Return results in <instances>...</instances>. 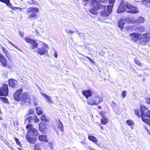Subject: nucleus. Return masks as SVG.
I'll list each match as a JSON object with an SVG mask.
<instances>
[{
    "instance_id": "1",
    "label": "nucleus",
    "mask_w": 150,
    "mask_h": 150,
    "mask_svg": "<svg viewBox=\"0 0 150 150\" xmlns=\"http://www.w3.org/2000/svg\"><path fill=\"white\" fill-rule=\"evenodd\" d=\"M26 128L28 131L26 138L28 142L32 144H34L36 141V136L38 134V131L34 129L32 125L29 124L27 125Z\"/></svg>"
},
{
    "instance_id": "49",
    "label": "nucleus",
    "mask_w": 150,
    "mask_h": 150,
    "mask_svg": "<svg viewBox=\"0 0 150 150\" xmlns=\"http://www.w3.org/2000/svg\"><path fill=\"white\" fill-rule=\"evenodd\" d=\"M108 0H101V1L103 4H105L107 2Z\"/></svg>"
},
{
    "instance_id": "9",
    "label": "nucleus",
    "mask_w": 150,
    "mask_h": 150,
    "mask_svg": "<svg viewBox=\"0 0 150 150\" xmlns=\"http://www.w3.org/2000/svg\"><path fill=\"white\" fill-rule=\"evenodd\" d=\"M8 88L7 85L6 84H3V86L0 88V96H6L8 94Z\"/></svg>"
},
{
    "instance_id": "57",
    "label": "nucleus",
    "mask_w": 150,
    "mask_h": 150,
    "mask_svg": "<svg viewBox=\"0 0 150 150\" xmlns=\"http://www.w3.org/2000/svg\"><path fill=\"white\" fill-rule=\"evenodd\" d=\"M33 111L32 110H30L29 111V113L30 114H33Z\"/></svg>"
},
{
    "instance_id": "16",
    "label": "nucleus",
    "mask_w": 150,
    "mask_h": 150,
    "mask_svg": "<svg viewBox=\"0 0 150 150\" xmlns=\"http://www.w3.org/2000/svg\"><path fill=\"white\" fill-rule=\"evenodd\" d=\"M30 97L28 95V93H24L22 95V101L24 102H29L30 99Z\"/></svg>"
},
{
    "instance_id": "52",
    "label": "nucleus",
    "mask_w": 150,
    "mask_h": 150,
    "mask_svg": "<svg viewBox=\"0 0 150 150\" xmlns=\"http://www.w3.org/2000/svg\"><path fill=\"white\" fill-rule=\"evenodd\" d=\"M96 144L97 145V146H98L100 147V143H98V142H97V143Z\"/></svg>"
},
{
    "instance_id": "22",
    "label": "nucleus",
    "mask_w": 150,
    "mask_h": 150,
    "mask_svg": "<svg viewBox=\"0 0 150 150\" xmlns=\"http://www.w3.org/2000/svg\"><path fill=\"white\" fill-rule=\"evenodd\" d=\"M88 138L90 140L95 143H97V142H98L97 138L93 136L88 135Z\"/></svg>"
},
{
    "instance_id": "43",
    "label": "nucleus",
    "mask_w": 150,
    "mask_h": 150,
    "mask_svg": "<svg viewBox=\"0 0 150 150\" xmlns=\"http://www.w3.org/2000/svg\"><path fill=\"white\" fill-rule=\"evenodd\" d=\"M66 31L68 33H72L74 32V31H73L71 30L67 29L66 30Z\"/></svg>"
},
{
    "instance_id": "39",
    "label": "nucleus",
    "mask_w": 150,
    "mask_h": 150,
    "mask_svg": "<svg viewBox=\"0 0 150 150\" xmlns=\"http://www.w3.org/2000/svg\"><path fill=\"white\" fill-rule=\"evenodd\" d=\"M99 114L102 117H105V112L103 111H100L99 112Z\"/></svg>"
},
{
    "instance_id": "29",
    "label": "nucleus",
    "mask_w": 150,
    "mask_h": 150,
    "mask_svg": "<svg viewBox=\"0 0 150 150\" xmlns=\"http://www.w3.org/2000/svg\"><path fill=\"white\" fill-rule=\"evenodd\" d=\"M126 122L127 125L130 126H133L134 124V122L130 120H127Z\"/></svg>"
},
{
    "instance_id": "14",
    "label": "nucleus",
    "mask_w": 150,
    "mask_h": 150,
    "mask_svg": "<svg viewBox=\"0 0 150 150\" xmlns=\"http://www.w3.org/2000/svg\"><path fill=\"white\" fill-rule=\"evenodd\" d=\"M39 12L38 9L35 7H30L28 8L26 11V12L27 13H37Z\"/></svg>"
},
{
    "instance_id": "63",
    "label": "nucleus",
    "mask_w": 150,
    "mask_h": 150,
    "mask_svg": "<svg viewBox=\"0 0 150 150\" xmlns=\"http://www.w3.org/2000/svg\"><path fill=\"white\" fill-rule=\"evenodd\" d=\"M148 3L150 4V0H147Z\"/></svg>"
},
{
    "instance_id": "27",
    "label": "nucleus",
    "mask_w": 150,
    "mask_h": 150,
    "mask_svg": "<svg viewBox=\"0 0 150 150\" xmlns=\"http://www.w3.org/2000/svg\"><path fill=\"white\" fill-rule=\"evenodd\" d=\"M36 110L37 111V114L38 115H40L42 113V111L41 108L39 107H36Z\"/></svg>"
},
{
    "instance_id": "18",
    "label": "nucleus",
    "mask_w": 150,
    "mask_h": 150,
    "mask_svg": "<svg viewBox=\"0 0 150 150\" xmlns=\"http://www.w3.org/2000/svg\"><path fill=\"white\" fill-rule=\"evenodd\" d=\"M0 62L2 63V65L4 67H6L7 65L6 59L1 54H0Z\"/></svg>"
},
{
    "instance_id": "24",
    "label": "nucleus",
    "mask_w": 150,
    "mask_h": 150,
    "mask_svg": "<svg viewBox=\"0 0 150 150\" xmlns=\"http://www.w3.org/2000/svg\"><path fill=\"white\" fill-rule=\"evenodd\" d=\"M57 128L62 132L64 131V127L63 124L61 122L60 120H59V122L58 123L57 125Z\"/></svg>"
},
{
    "instance_id": "60",
    "label": "nucleus",
    "mask_w": 150,
    "mask_h": 150,
    "mask_svg": "<svg viewBox=\"0 0 150 150\" xmlns=\"http://www.w3.org/2000/svg\"><path fill=\"white\" fill-rule=\"evenodd\" d=\"M11 44L13 45V46H14L16 48V47L15 46V45L12 43H11Z\"/></svg>"
},
{
    "instance_id": "21",
    "label": "nucleus",
    "mask_w": 150,
    "mask_h": 150,
    "mask_svg": "<svg viewBox=\"0 0 150 150\" xmlns=\"http://www.w3.org/2000/svg\"><path fill=\"white\" fill-rule=\"evenodd\" d=\"M41 94L43 96V97H45L46 98V100L48 103H53L52 99L50 96L45 94H44L42 93H41Z\"/></svg>"
},
{
    "instance_id": "44",
    "label": "nucleus",
    "mask_w": 150,
    "mask_h": 150,
    "mask_svg": "<svg viewBox=\"0 0 150 150\" xmlns=\"http://www.w3.org/2000/svg\"><path fill=\"white\" fill-rule=\"evenodd\" d=\"M33 119L35 120V121L36 122H38L39 121L38 119L37 118V116H35L33 117Z\"/></svg>"
},
{
    "instance_id": "48",
    "label": "nucleus",
    "mask_w": 150,
    "mask_h": 150,
    "mask_svg": "<svg viewBox=\"0 0 150 150\" xmlns=\"http://www.w3.org/2000/svg\"><path fill=\"white\" fill-rule=\"evenodd\" d=\"M49 146L50 147L51 149H52L53 148V144L52 143L49 142Z\"/></svg>"
},
{
    "instance_id": "51",
    "label": "nucleus",
    "mask_w": 150,
    "mask_h": 150,
    "mask_svg": "<svg viewBox=\"0 0 150 150\" xmlns=\"http://www.w3.org/2000/svg\"><path fill=\"white\" fill-rule=\"evenodd\" d=\"M4 143L6 144L7 145H8V146L10 147V146L9 145V143H8V142H7L6 141H5L4 142Z\"/></svg>"
},
{
    "instance_id": "2",
    "label": "nucleus",
    "mask_w": 150,
    "mask_h": 150,
    "mask_svg": "<svg viewBox=\"0 0 150 150\" xmlns=\"http://www.w3.org/2000/svg\"><path fill=\"white\" fill-rule=\"evenodd\" d=\"M92 6V9L90 10V12L93 14H95L96 11L101 8H105V5L103 4L101 0H93L90 3Z\"/></svg>"
},
{
    "instance_id": "4",
    "label": "nucleus",
    "mask_w": 150,
    "mask_h": 150,
    "mask_svg": "<svg viewBox=\"0 0 150 150\" xmlns=\"http://www.w3.org/2000/svg\"><path fill=\"white\" fill-rule=\"evenodd\" d=\"M150 40V34L149 33H144L141 34L139 39V42L142 45H144L146 43Z\"/></svg>"
},
{
    "instance_id": "15",
    "label": "nucleus",
    "mask_w": 150,
    "mask_h": 150,
    "mask_svg": "<svg viewBox=\"0 0 150 150\" xmlns=\"http://www.w3.org/2000/svg\"><path fill=\"white\" fill-rule=\"evenodd\" d=\"M126 22V20L125 18L121 19L118 22V26L121 30H122L124 25Z\"/></svg>"
},
{
    "instance_id": "20",
    "label": "nucleus",
    "mask_w": 150,
    "mask_h": 150,
    "mask_svg": "<svg viewBox=\"0 0 150 150\" xmlns=\"http://www.w3.org/2000/svg\"><path fill=\"white\" fill-rule=\"evenodd\" d=\"M46 123H40L39 124V130L41 132L44 130L46 128Z\"/></svg>"
},
{
    "instance_id": "37",
    "label": "nucleus",
    "mask_w": 150,
    "mask_h": 150,
    "mask_svg": "<svg viewBox=\"0 0 150 150\" xmlns=\"http://www.w3.org/2000/svg\"><path fill=\"white\" fill-rule=\"evenodd\" d=\"M27 3L29 5H32L33 4H35V2L33 0H31L30 1H27Z\"/></svg>"
},
{
    "instance_id": "33",
    "label": "nucleus",
    "mask_w": 150,
    "mask_h": 150,
    "mask_svg": "<svg viewBox=\"0 0 150 150\" xmlns=\"http://www.w3.org/2000/svg\"><path fill=\"white\" fill-rule=\"evenodd\" d=\"M15 140L17 144H18L20 146H21V144L19 140L16 137H14Z\"/></svg>"
},
{
    "instance_id": "40",
    "label": "nucleus",
    "mask_w": 150,
    "mask_h": 150,
    "mask_svg": "<svg viewBox=\"0 0 150 150\" xmlns=\"http://www.w3.org/2000/svg\"><path fill=\"white\" fill-rule=\"evenodd\" d=\"M126 93L125 91H123L122 92V95L123 98L126 96Z\"/></svg>"
},
{
    "instance_id": "56",
    "label": "nucleus",
    "mask_w": 150,
    "mask_h": 150,
    "mask_svg": "<svg viewBox=\"0 0 150 150\" xmlns=\"http://www.w3.org/2000/svg\"><path fill=\"white\" fill-rule=\"evenodd\" d=\"M112 103H113V106H116L117 105L114 102H112Z\"/></svg>"
},
{
    "instance_id": "32",
    "label": "nucleus",
    "mask_w": 150,
    "mask_h": 150,
    "mask_svg": "<svg viewBox=\"0 0 150 150\" xmlns=\"http://www.w3.org/2000/svg\"><path fill=\"white\" fill-rule=\"evenodd\" d=\"M2 50L4 52V53L6 54V55L7 57L8 58V56L9 55V54L8 53V52L6 50V49L4 47H2Z\"/></svg>"
},
{
    "instance_id": "31",
    "label": "nucleus",
    "mask_w": 150,
    "mask_h": 150,
    "mask_svg": "<svg viewBox=\"0 0 150 150\" xmlns=\"http://www.w3.org/2000/svg\"><path fill=\"white\" fill-rule=\"evenodd\" d=\"M34 148L35 150H42L40 147L39 144H37L34 145Z\"/></svg>"
},
{
    "instance_id": "54",
    "label": "nucleus",
    "mask_w": 150,
    "mask_h": 150,
    "mask_svg": "<svg viewBox=\"0 0 150 150\" xmlns=\"http://www.w3.org/2000/svg\"><path fill=\"white\" fill-rule=\"evenodd\" d=\"M19 33L20 34V35H21L22 37H23V35H24V34L23 33H21L20 32H19Z\"/></svg>"
},
{
    "instance_id": "5",
    "label": "nucleus",
    "mask_w": 150,
    "mask_h": 150,
    "mask_svg": "<svg viewBox=\"0 0 150 150\" xmlns=\"http://www.w3.org/2000/svg\"><path fill=\"white\" fill-rule=\"evenodd\" d=\"M94 98L93 100H88L87 101V103L91 105H98L103 100L102 97L98 94L95 95Z\"/></svg>"
},
{
    "instance_id": "34",
    "label": "nucleus",
    "mask_w": 150,
    "mask_h": 150,
    "mask_svg": "<svg viewBox=\"0 0 150 150\" xmlns=\"http://www.w3.org/2000/svg\"><path fill=\"white\" fill-rule=\"evenodd\" d=\"M0 1L2 2L5 3L7 5H8L10 4V0H0Z\"/></svg>"
},
{
    "instance_id": "8",
    "label": "nucleus",
    "mask_w": 150,
    "mask_h": 150,
    "mask_svg": "<svg viewBox=\"0 0 150 150\" xmlns=\"http://www.w3.org/2000/svg\"><path fill=\"white\" fill-rule=\"evenodd\" d=\"M43 45L42 48H39L37 50V52L40 55H43L47 53L48 47L47 45L43 43Z\"/></svg>"
},
{
    "instance_id": "11",
    "label": "nucleus",
    "mask_w": 150,
    "mask_h": 150,
    "mask_svg": "<svg viewBox=\"0 0 150 150\" xmlns=\"http://www.w3.org/2000/svg\"><path fill=\"white\" fill-rule=\"evenodd\" d=\"M25 39L27 42L31 45L32 49L38 48V44L35 40L28 37L25 38Z\"/></svg>"
},
{
    "instance_id": "26",
    "label": "nucleus",
    "mask_w": 150,
    "mask_h": 150,
    "mask_svg": "<svg viewBox=\"0 0 150 150\" xmlns=\"http://www.w3.org/2000/svg\"><path fill=\"white\" fill-rule=\"evenodd\" d=\"M142 120L145 123L147 124L148 125H149L150 124V120H149V119H147V118H145L144 117L145 116H142Z\"/></svg>"
},
{
    "instance_id": "46",
    "label": "nucleus",
    "mask_w": 150,
    "mask_h": 150,
    "mask_svg": "<svg viewBox=\"0 0 150 150\" xmlns=\"http://www.w3.org/2000/svg\"><path fill=\"white\" fill-rule=\"evenodd\" d=\"M135 62L138 65L140 66H142V64L138 60H135Z\"/></svg>"
},
{
    "instance_id": "61",
    "label": "nucleus",
    "mask_w": 150,
    "mask_h": 150,
    "mask_svg": "<svg viewBox=\"0 0 150 150\" xmlns=\"http://www.w3.org/2000/svg\"><path fill=\"white\" fill-rule=\"evenodd\" d=\"M35 33H37L38 34V32L37 30H35Z\"/></svg>"
},
{
    "instance_id": "62",
    "label": "nucleus",
    "mask_w": 150,
    "mask_h": 150,
    "mask_svg": "<svg viewBox=\"0 0 150 150\" xmlns=\"http://www.w3.org/2000/svg\"><path fill=\"white\" fill-rule=\"evenodd\" d=\"M147 132L150 135V131L149 130L148 131H147Z\"/></svg>"
},
{
    "instance_id": "38",
    "label": "nucleus",
    "mask_w": 150,
    "mask_h": 150,
    "mask_svg": "<svg viewBox=\"0 0 150 150\" xmlns=\"http://www.w3.org/2000/svg\"><path fill=\"white\" fill-rule=\"evenodd\" d=\"M146 102L147 104H150V98H146Z\"/></svg>"
},
{
    "instance_id": "58",
    "label": "nucleus",
    "mask_w": 150,
    "mask_h": 150,
    "mask_svg": "<svg viewBox=\"0 0 150 150\" xmlns=\"http://www.w3.org/2000/svg\"><path fill=\"white\" fill-rule=\"evenodd\" d=\"M90 62L93 64H94V61L92 59H91V60Z\"/></svg>"
},
{
    "instance_id": "3",
    "label": "nucleus",
    "mask_w": 150,
    "mask_h": 150,
    "mask_svg": "<svg viewBox=\"0 0 150 150\" xmlns=\"http://www.w3.org/2000/svg\"><path fill=\"white\" fill-rule=\"evenodd\" d=\"M113 6V5H108L107 6V9L106 10V5H105V8H101V9L102 10L100 13L101 16L104 17H106L108 16L112 13Z\"/></svg>"
},
{
    "instance_id": "53",
    "label": "nucleus",
    "mask_w": 150,
    "mask_h": 150,
    "mask_svg": "<svg viewBox=\"0 0 150 150\" xmlns=\"http://www.w3.org/2000/svg\"><path fill=\"white\" fill-rule=\"evenodd\" d=\"M54 56H55V57L56 58H57V52H55V53H54Z\"/></svg>"
},
{
    "instance_id": "25",
    "label": "nucleus",
    "mask_w": 150,
    "mask_h": 150,
    "mask_svg": "<svg viewBox=\"0 0 150 150\" xmlns=\"http://www.w3.org/2000/svg\"><path fill=\"white\" fill-rule=\"evenodd\" d=\"M108 121V119L105 116L102 117L101 120V123L103 125H105L107 124Z\"/></svg>"
},
{
    "instance_id": "28",
    "label": "nucleus",
    "mask_w": 150,
    "mask_h": 150,
    "mask_svg": "<svg viewBox=\"0 0 150 150\" xmlns=\"http://www.w3.org/2000/svg\"><path fill=\"white\" fill-rule=\"evenodd\" d=\"M34 13H32L29 14L28 16V18H36L37 16V14Z\"/></svg>"
},
{
    "instance_id": "6",
    "label": "nucleus",
    "mask_w": 150,
    "mask_h": 150,
    "mask_svg": "<svg viewBox=\"0 0 150 150\" xmlns=\"http://www.w3.org/2000/svg\"><path fill=\"white\" fill-rule=\"evenodd\" d=\"M125 5L126 8L129 10L128 11V13L135 14L139 12L137 7L132 5L128 2L126 3Z\"/></svg>"
},
{
    "instance_id": "41",
    "label": "nucleus",
    "mask_w": 150,
    "mask_h": 150,
    "mask_svg": "<svg viewBox=\"0 0 150 150\" xmlns=\"http://www.w3.org/2000/svg\"><path fill=\"white\" fill-rule=\"evenodd\" d=\"M147 3H148L147 0H143L142 1V4L143 5H146L147 4Z\"/></svg>"
},
{
    "instance_id": "64",
    "label": "nucleus",
    "mask_w": 150,
    "mask_h": 150,
    "mask_svg": "<svg viewBox=\"0 0 150 150\" xmlns=\"http://www.w3.org/2000/svg\"><path fill=\"white\" fill-rule=\"evenodd\" d=\"M90 150H95L94 149L92 148V149H91Z\"/></svg>"
},
{
    "instance_id": "10",
    "label": "nucleus",
    "mask_w": 150,
    "mask_h": 150,
    "mask_svg": "<svg viewBox=\"0 0 150 150\" xmlns=\"http://www.w3.org/2000/svg\"><path fill=\"white\" fill-rule=\"evenodd\" d=\"M23 91L22 89L21 88L18 90L13 94L14 99L17 101H19L22 99V95L21 93Z\"/></svg>"
},
{
    "instance_id": "59",
    "label": "nucleus",
    "mask_w": 150,
    "mask_h": 150,
    "mask_svg": "<svg viewBox=\"0 0 150 150\" xmlns=\"http://www.w3.org/2000/svg\"><path fill=\"white\" fill-rule=\"evenodd\" d=\"M16 8L19 9L20 10H22L23 9L22 8H21L17 7Z\"/></svg>"
},
{
    "instance_id": "42",
    "label": "nucleus",
    "mask_w": 150,
    "mask_h": 150,
    "mask_svg": "<svg viewBox=\"0 0 150 150\" xmlns=\"http://www.w3.org/2000/svg\"><path fill=\"white\" fill-rule=\"evenodd\" d=\"M33 119V118L31 117H29L25 120L26 121H28L29 122H31V120Z\"/></svg>"
},
{
    "instance_id": "35",
    "label": "nucleus",
    "mask_w": 150,
    "mask_h": 150,
    "mask_svg": "<svg viewBox=\"0 0 150 150\" xmlns=\"http://www.w3.org/2000/svg\"><path fill=\"white\" fill-rule=\"evenodd\" d=\"M0 98L1 100L2 101L5 103H7L8 102L7 99L6 98L4 97H0Z\"/></svg>"
},
{
    "instance_id": "55",
    "label": "nucleus",
    "mask_w": 150,
    "mask_h": 150,
    "mask_svg": "<svg viewBox=\"0 0 150 150\" xmlns=\"http://www.w3.org/2000/svg\"><path fill=\"white\" fill-rule=\"evenodd\" d=\"M84 57H86V58H87L90 61L91 60V59L90 57H87V56H84Z\"/></svg>"
},
{
    "instance_id": "36",
    "label": "nucleus",
    "mask_w": 150,
    "mask_h": 150,
    "mask_svg": "<svg viewBox=\"0 0 150 150\" xmlns=\"http://www.w3.org/2000/svg\"><path fill=\"white\" fill-rule=\"evenodd\" d=\"M135 113L139 117H140V115L139 114V111L138 109H135Z\"/></svg>"
},
{
    "instance_id": "30",
    "label": "nucleus",
    "mask_w": 150,
    "mask_h": 150,
    "mask_svg": "<svg viewBox=\"0 0 150 150\" xmlns=\"http://www.w3.org/2000/svg\"><path fill=\"white\" fill-rule=\"evenodd\" d=\"M137 21L138 23H143L144 22V19L143 18L141 17H140L137 19Z\"/></svg>"
},
{
    "instance_id": "23",
    "label": "nucleus",
    "mask_w": 150,
    "mask_h": 150,
    "mask_svg": "<svg viewBox=\"0 0 150 150\" xmlns=\"http://www.w3.org/2000/svg\"><path fill=\"white\" fill-rule=\"evenodd\" d=\"M46 137L47 136L45 135H40L39 137V139L40 141L47 142L48 141L46 138Z\"/></svg>"
},
{
    "instance_id": "7",
    "label": "nucleus",
    "mask_w": 150,
    "mask_h": 150,
    "mask_svg": "<svg viewBox=\"0 0 150 150\" xmlns=\"http://www.w3.org/2000/svg\"><path fill=\"white\" fill-rule=\"evenodd\" d=\"M141 116L148 117L150 119V110L145 106L142 105L140 107Z\"/></svg>"
},
{
    "instance_id": "13",
    "label": "nucleus",
    "mask_w": 150,
    "mask_h": 150,
    "mask_svg": "<svg viewBox=\"0 0 150 150\" xmlns=\"http://www.w3.org/2000/svg\"><path fill=\"white\" fill-rule=\"evenodd\" d=\"M141 34L139 33H133L130 34L129 36L131 38V40L133 42H136L138 40L139 41Z\"/></svg>"
},
{
    "instance_id": "17",
    "label": "nucleus",
    "mask_w": 150,
    "mask_h": 150,
    "mask_svg": "<svg viewBox=\"0 0 150 150\" xmlns=\"http://www.w3.org/2000/svg\"><path fill=\"white\" fill-rule=\"evenodd\" d=\"M82 93L87 98L92 96V92L90 90L83 91L82 92Z\"/></svg>"
},
{
    "instance_id": "12",
    "label": "nucleus",
    "mask_w": 150,
    "mask_h": 150,
    "mask_svg": "<svg viewBox=\"0 0 150 150\" xmlns=\"http://www.w3.org/2000/svg\"><path fill=\"white\" fill-rule=\"evenodd\" d=\"M125 3L124 1L121 0L117 11V12L118 13H121L125 11L126 7Z\"/></svg>"
},
{
    "instance_id": "47",
    "label": "nucleus",
    "mask_w": 150,
    "mask_h": 150,
    "mask_svg": "<svg viewBox=\"0 0 150 150\" xmlns=\"http://www.w3.org/2000/svg\"><path fill=\"white\" fill-rule=\"evenodd\" d=\"M116 0H109V3L110 4H113L114 3Z\"/></svg>"
},
{
    "instance_id": "19",
    "label": "nucleus",
    "mask_w": 150,
    "mask_h": 150,
    "mask_svg": "<svg viewBox=\"0 0 150 150\" xmlns=\"http://www.w3.org/2000/svg\"><path fill=\"white\" fill-rule=\"evenodd\" d=\"M18 82L17 81L15 80L10 79L9 80V84L10 86L14 87L17 84Z\"/></svg>"
},
{
    "instance_id": "50",
    "label": "nucleus",
    "mask_w": 150,
    "mask_h": 150,
    "mask_svg": "<svg viewBox=\"0 0 150 150\" xmlns=\"http://www.w3.org/2000/svg\"><path fill=\"white\" fill-rule=\"evenodd\" d=\"M85 3H89L91 0H82Z\"/></svg>"
},
{
    "instance_id": "45",
    "label": "nucleus",
    "mask_w": 150,
    "mask_h": 150,
    "mask_svg": "<svg viewBox=\"0 0 150 150\" xmlns=\"http://www.w3.org/2000/svg\"><path fill=\"white\" fill-rule=\"evenodd\" d=\"M41 119L42 120H46L47 121V120L46 119L45 117V115H43L41 117Z\"/></svg>"
}]
</instances>
